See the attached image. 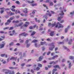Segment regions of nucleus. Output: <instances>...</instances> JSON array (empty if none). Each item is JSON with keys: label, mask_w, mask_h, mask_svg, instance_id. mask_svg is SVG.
<instances>
[{"label": "nucleus", "mask_w": 74, "mask_h": 74, "mask_svg": "<svg viewBox=\"0 0 74 74\" xmlns=\"http://www.w3.org/2000/svg\"><path fill=\"white\" fill-rule=\"evenodd\" d=\"M3 71H6L5 72V74H14V72L13 71L11 72V71L8 69H4Z\"/></svg>", "instance_id": "obj_1"}, {"label": "nucleus", "mask_w": 74, "mask_h": 74, "mask_svg": "<svg viewBox=\"0 0 74 74\" xmlns=\"http://www.w3.org/2000/svg\"><path fill=\"white\" fill-rule=\"evenodd\" d=\"M56 27H58V29L63 27V25L62 24H60L59 22L57 23V24L56 25Z\"/></svg>", "instance_id": "obj_2"}, {"label": "nucleus", "mask_w": 74, "mask_h": 74, "mask_svg": "<svg viewBox=\"0 0 74 74\" xmlns=\"http://www.w3.org/2000/svg\"><path fill=\"white\" fill-rule=\"evenodd\" d=\"M50 45H51V47H49V50L50 51H53V48H55V46L54 45V43H52L50 44Z\"/></svg>", "instance_id": "obj_3"}, {"label": "nucleus", "mask_w": 74, "mask_h": 74, "mask_svg": "<svg viewBox=\"0 0 74 74\" xmlns=\"http://www.w3.org/2000/svg\"><path fill=\"white\" fill-rule=\"evenodd\" d=\"M47 15H49V16H51V14L50 13H46V15H44L43 16V17H44V18H45L46 19H47L48 18H47Z\"/></svg>", "instance_id": "obj_4"}, {"label": "nucleus", "mask_w": 74, "mask_h": 74, "mask_svg": "<svg viewBox=\"0 0 74 74\" xmlns=\"http://www.w3.org/2000/svg\"><path fill=\"white\" fill-rule=\"evenodd\" d=\"M19 36H24V37H26V36H28V34H27L25 33V32H24L23 33L20 34Z\"/></svg>", "instance_id": "obj_5"}, {"label": "nucleus", "mask_w": 74, "mask_h": 74, "mask_svg": "<svg viewBox=\"0 0 74 74\" xmlns=\"http://www.w3.org/2000/svg\"><path fill=\"white\" fill-rule=\"evenodd\" d=\"M3 43H4L3 44H0V49L3 48L4 46H5V43L3 42Z\"/></svg>", "instance_id": "obj_6"}, {"label": "nucleus", "mask_w": 74, "mask_h": 74, "mask_svg": "<svg viewBox=\"0 0 74 74\" xmlns=\"http://www.w3.org/2000/svg\"><path fill=\"white\" fill-rule=\"evenodd\" d=\"M55 24H51V23H49L48 24V26L49 27H50V26H52V27H53L54 26H55Z\"/></svg>", "instance_id": "obj_7"}, {"label": "nucleus", "mask_w": 74, "mask_h": 74, "mask_svg": "<svg viewBox=\"0 0 74 74\" xmlns=\"http://www.w3.org/2000/svg\"><path fill=\"white\" fill-rule=\"evenodd\" d=\"M70 62V61H67V62L68 63H69V66L68 67V68H69V69H71V66H72V65H71V63Z\"/></svg>", "instance_id": "obj_8"}, {"label": "nucleus", "mask_w": 74, "mask_h": 74, "mask_svg": "<svg viewBox=\"0 0 74 74\" xmlns=\"http://www.w3.org/2000/svg\"><path fill=\"white\" fill-rule=\"evenodd\" d=\"M36 27V25L34 26L33 27L30 26L29 27V29H34Z\"/></svg>", "instance_id": "obj_9"}, {"label": "nucleus", "mask_w": 74, "mask_h": 74, "mask_svg": "<svg viewBox=\"0 0 74 74\" xmlns=\"http://www.w3.org/2000/svg\"><path fill=\"white\" fill-rule=\"evenodd\" d=\"M23 12L24 13H28V11H27V8H25L24 9V11H23Z\"/></svg>", "instance_id": "obj_10"}, {"label": "nucleus", "mask_w": 74, "mask_h": 74, "mask_svg": "<svg viewBox=\"0 0 74 74\" xmlns=\"http://www.w3.org/2000/svg\"><path fill=\"white\" fill-rule=\"evenodd\" d=\"M54 35V31H52L51 32V33L50 34V36H53Z\"/></svg>", "instance_id": "obj_11"}, {"label": "nucleus", "mask_w": 74, "mask_h": 74, "mask_svg": "<svg viewBox=\"0 0 74 74\" xmlns=\"http://www.w3.org/2000/svg\"><path fill=\"white\" fill-rule=\"evenodd\" d=\"M63 18V16H60V17H58V21H60V20H61V19H62V18Z\"/></svg>", "instance_id": "obj_12"}, {"label": "nucleus", "mask_w": 74, "mask_h": 74, "mask_svg": "<svg viewBox=\"0 0 74 74\" xmlns=\"http://www.w3.org/2000/svg\"><path fill=\"white\" fill-rule=\"evenodd\" d=\"M7 13L8 14V15H14V13H10V12H7Z\"/></svg>", "instance_id": "obj_13"}, {"label": "nucleus", "mask_w": 74, "mask_h": 74, "mask_svg": "<svg viewBox=\"0 0 74 74\" xmlns=\"http://www.w3.org/2000/svg\"><path fill=\"white\" fill-rule=\"evenodd\" d=\"M40 69V68L38 67H37L36 69H34V70H37V71H38Z\"/></svg>", "instance_id": "obj_14"}, {"label": "nucleus", "mask_w": 74, "mask_h": 74, "mask_svg": "<svg viewBox=\"0 0 74 74\" xmlns=\"http://www.w3.org/2000/svg\"><path fill=\"white\" fill-rule=\"evenodd\" d=\"M56 71H57V69H54L52 71V74H55V73Z\"/></svg>", "instance_id": "obj_15"}, {"label": "nucleus", "mask_w": 74, "mask_h": 74, "mask_svg": "<svg viewBox=\"0 0 74 74\" xmlns=\"http://www.w3.org/2000/svg\"><path fill=\"white\" fill-rule=\"evenodd\" d=\"M60 15L61 16L64 15V13H63V11L62 10L61 12V13L60 14Z\"/></svg>", "instance_id": "obj_16"}, {"label": "nucleus", "mask_w": 74, "mask_h": 74, "mask_svg": "<svg viewBox=\"0 0 74 74\" xmlns=\"http://www.w3.org/2000/svg\"><path fill=\"white\" fill-rule=\"evenodd\" d=\"M35 47H38V46H41V45H38L37 44V43H36L35 44Z\"/></svg>", "instance_id": "obj_17"}, {"label": "nucleus", "mask_w": 74, "mask_h": 74, "mask_svg": "<svg viewBox=\"0 0 74 74\" xmlns=\"http://www.w3.org/2000/svg\"><path fill=\"white\" fill-rule=\"evenodd\" d=\"M63 47L65 49H66V50L67 51H70V50H69L68 49H67V47H65L64 46H63Z\"/></svg>", "instance_id": "obj_18"}, {"label": "nucleus", "mask_w": 74, "mask_h": 74, "mask_svg": "<svg viewBox=\"0 0 74 74\" xmlns=\"http://www.w3.org/2000/svg\"><path fill=\"white\" fill-rule=\"evenodd\" d=\"M43 59V57L42 56H40V57L39 58V61H41L42 60V59Z\"/></svg>", "instance_id": "obj_19"}, {"label": "nucleus", "mask_w": 74, "mask_h": 74, "mask_svg": "<svg viewBox=\"0 0 74 74\" xmlns=\"http://www.w3.org/2000/svg\"><path fill=\"white\" fill-rule=\"evenodd\" d=\"M43 26V25L42 24H41L40 25V29H39V31H41V30H42L43 29H42V28H40V27H41V26Z\"/></svg>", "instance_id": "obj_20"}, {"label": "nucleus", "mask_w": 74, "mask_h": 74, "mask_svg": "<svg viewBox=\"0 0 74 74\" xmlns=\"http://www.w3.org/2000/svg\"><path fill=\"white\" fill-rule=\"evenodd\" d=\"M56 64V62H54V61H53L50 62V64Z\"/></svg>", "instance_id": "obj_21"}, {"label": "nucleus", "mask_w": 74, "mask_h": 74, "mask_svg": "<svg viewBox=\"0 0 74 74\" xmlns=\"http://www.w3.org/2000/svg\"><path fill=\"white\" fill-rule=\"evenodd\" d=\"M19 21H15L14 20L13 22V23H19Z\"/></svg>", "instance_id": "obj_22"}, {"label": "nucleus", "mask_w": 74, "mask_h": 74, "mask_svg": "<svg viewBox=\"0 0 74 74\" xmlns=\"http://www.w3.org/2000/svg\"><path fill=\"white\" fill-rule=\"evenodd\" d=\"M40 43H41V45H44V44H45V43H46V42L45 41L43 42H41Z\"/></svg>", "instance_id": "obj_23"}, {"label": "nucleus", "mask_w": 74, "mask_h": 74, "mask_svg": "<svg viewBox=\"0 0 74 74\" xmlns=\"http://www.w3.org/2000/svg\"><path fill=\"white\" fill-rule=\"evenodd\" d=\"M38 42V40H36V39L32 41V42Z\"/></svg>", "instance_id": "obj_24"}, {"label": "nucleus", "mask_w": 74, "mask_h": 74, "mask_svg": "<svg viewBox=\"0 0 74 74\" xmlns=\"http://www.w3.org/2000/svg\"><path fill=\"white\" fill-rule=\"evenodd\" d=\"M49 5H51V6H52L53 5V2H50L49 3Z\"/></svg>", "instance_id": "obj_25"}, {"label": "nucleus", "mask_w": 74, "mask_h": 74, "mask_svg": "<svg viewBox=\"0 0 74 74\" xmlns=\"http://www.w3.org/2000/svg\"><path fill=\"white\" fill-rule=\"evenodd\" d=\"M22 26V24L20 23L18 25H16V27H19V26Z\"/></svg>", "instance_id": "obj_26"}, {"label": "nucleus", "mask_w": 74, "mask_h": 74, "mask_svg": "<svg viewBox=\"0 0 74 74\" xmlns=\"http://www.w3.org/2000/svg\"><path fill=\"white\" fill-rule=\"evenodd\" d=\"M38 67H42V64L39 63L38 64Z\"/></svg>", "instance_id": "obj_27"}, {"label": "nucleus", "mask_w": 74, "mask_h": 74, "mask_svg": "<svg viewBox=\"0 0 74 74\" xmlns=\"http://www.w3.org/2000/svg\"><path fill=\"white\" fill-rule=\"evenodd\" d=\"M53 67H54V68H57V67H58V68H59V66L58 65H56L54 66Z\"/></svg>", "instance_id": "obj_28"}, {"label": "nucleus", "mask_w": 74, "mask_h": 74, "mask_svg": "<svg viewBox=\"0 0 74 74\" xmlns=\"http://www.w3.org/2000/svg\"><path fill=\"white\" fill-rule=\"evenodd\" d=\"M36 33L34 31L32 34H31V36H34V34H35Z\"/></svg>", "instance_id": "obj_29"}, {"label": "nucleus", "mask_w": 74, "mask_h": 74, "mask_svg": "<svg viewBox=\"0 0 74 74\" xmlns=\"http://www.w3.org/2000/svg\"><path fill=\"white\" fill-rule=\"evenodd\" d=\"M27 2H28V3H34V1H32V2L29 1H27Z\"/></svg>", "instance_id": "obj_30"}, {"label": "nucleus", "mask_w": 74, "mask_h": 74, "mask_svg": "<svg viewBox=\"0 0 74 74\" xmlns=\"http://www.w3.org/2000/svg\"><path fill=\"white\" fill-rule=\"evenodd\" d=\"M58 44H64V42H58Z\"/></svg>", "instance_id": "obj_31"}, {"label": "nucleus", "mask_w": 74, "mask_h": 74, "mask_svg": "<svg viewBox=\"0 0 74 74\" xmlns=\"http://www.w3.org/2000/svg\"><path fill=\"white\" fill-rule=\"evenodd\" d=\"M32 66V64H27L26 65V66L28 67H31Z\"/></svg>", "instance_id": "obj_32"}, {"label": "nucleus", "mask_w": 74, "mask_h": 74, "mask_svg": "<svg viewBox=\"0 0 74 74\" xmlns=\"http://www.w3.org/2000/svg\"><path fill=\"white\" fill-rule=\"evenodd\" d=\"M36 66H37V65H36V64H34V65L33 66V68L34 69H34L36 68Z\"/></svg>", "instance_id": "obj_33"}, {"label": "nucleus", "mask_w": 74, "mask_h": 74, "mask_svg": "<svg viewBox=\"0 0 74 74\" xmlns=\"http://www.w3.org/2000/svg\"><path fill=\"white\" fill-rule=\"evenodd\" d=\"M46 40L47 41H52V40L49 39V38H48L46 39Z\"/></svg>", "instance_id": "obj_34"}, {"label": "nucleus", "mask_w": 74, "mask_h": 74, "mask_svg": "<svg viewBox=\"0 0 74 74\" xmlns=\"http://www.w3.org/2000/svg\"><path fill=\"white\" fill-rule=\"evenodd\" d=\"M69 59H71V60H73V59H74V57L73 56H70Z\"/></svg>", "instance_id": "obj_35"}, {"label": "nucleus", "mask_w": 74, "mask_h": 74, "mask_svg": "<svg viewBox=\"0 0 74 74\" xmlns=\"http://www.w3.org/2000/svg\"><path fill=\"white\" fill-rule=\"evenodd\" d=\"M51 1H50V0H46L45 2L46 3H49L51 2Z\"/></svg>", "instance_id": "obj_36"}, {"label": "nucleus", "mask_w": 74, "mask_h": 74, "mask_svg": "<svg viewBox=\"0 0 74 74\" xmlns=\"http://www.w3.org/2000/svg\"><path fill=\"white\" fill-rule=\"evenodd\" d=\"M51 53V51H49L47 53V55H49Z\"/></svg>", "instance_id": "obj_37"}, {"label": "nucleus", "mask_w": 74, "mask_h": 74, "mask_svg": "<svg viewBox=\"0 0 74 74\" xmlns=\"http://www.w3.org/2000/svg\"><path fill=\"white\" fill-rule=\"evenodd\" d=\"M13 44L14 42H12L9 44V45H10V46H11V45H13Z\"/></svg>", "instance_id": "obj_38"}, {"label": "nucleus", "mask_w": 74, "mask_h": 74, "mask_svg": "<svg viewBox=\"0 0 74 74\" xmlns=\"http://www.w3.org/2000/svg\"><path fill=\"white\" fill-rule=\"evenodd\" d=\"M24 26V27H27V26H28V25H27L25 24L24 25H23Z\"/></svg>", "instance_id": "obj_39"}, {"label": "nucleus", "mask_w": 74, "mask_h": 74, "mask_svg": "<svg viewBox=\"0 0 74 74\" xmlns=\"http://www.w3.org/2000/svg\"><path fill=\"white\" fill-rule=\"evenodd\" d=\"M11 21L10 19H9L7 20V22L9 23H11Z\"/></svg>", "instance_id": "obj_40"}, {"label": "nucleus", "mask_w": 74, "mask_h": 74, "mask_svg": "<svg viewBox=\"0 0 74 74\" xmlns=\"http://www.w3.org/2000/svg\"><path fill=\"white\" fill-rule=\"evenodd\" d=\"M43 6H44V7H46V9L47 10H48V7H47V6H46V5H45V4H43Z\"/></svg>", "instance_id": "obj_41"}, {"label": "nucleus", "mask_w": 74, "mask_h": 74, "mask_svg": "<svg viewBox=\"0 0 74 74\" xmlns=\"http://www.w3.org/2000/svg\"><path fill=\"white\" fill-rule=\"evenodd\" d=\"M12 34H16V33H15V30H13L12 31Z\"/></svg>", "instance_id": "obj_42"}, {"label": "nucleus", "mask_w": 74, "mask_h": 74, "mask_svg": "<svg viewBox=\"0 0 74 74\" xmlns=\"http://www.w3.org/2000/svg\"><path fill=\"white\" fill-rule=\"evenodd\" d=\"M9 68L10 69H16L15 68H13L12 67H9Z\"/></svg>", "instance_id": "obj_43"}, {"label": "nucleus", "mask_w": 74, "mask_h": 74, "mask_svg": "<svg viewBox=\"0 0 74 74\" xmlns=\"http://www.w3.org/2000/svg\"><path fill=\"white\" fill-rule=\"evenodd\" d=\"M9 29V27H5L3 29L4 30H6V29Z\"/></svg>", "instance_id": "obj_44"}, {"label": "nucleus", "mask_w": 74, "mask_h": 74, "mask_svg": "<svg viewBox=\"0 0 74 74\" xmlns=\"http://www.w3.org/2000/svg\"><path fill=\"white\" fill-rule=\"evenodd\" d=\"M4 12V10H1V11H0V12L1 14H3V13Z\"/></svg>", "instance_id": "obj_45"}, {"label": "nucleus", "mask_w": 74, "mask_h": 74, "mask_svg": "<svg viewBox=\"0 0 74 74\" xmlns=\"http://www.w3.org/2000/svg\"><path fill=\"white\" fill-rule=\"evenodd\" d=\"M30 45V44H27V48H29V46Z\"/></svg>", "instance_id": "obj_46"}, {"label": "nucleus", "mask_w": 74, "mask_h": 74, "mask_svg": "<svg viewBox=\"0 0 74 74\" xmlns=\"http://www.w3.org/2000/svg\"><path fill=\"white\" fill-rule=\"evenodd\" d=\"M5 55V54H1V56L2 57H4V56Z\"/></svg>", "instance_id": "obj_47"}, {"label": "nucleus", "mask_w": 74, "mask_h": 74, "mask_svg": "<svg viewBox=\"0 0 74 74\" xmlns=\"http://www.w3.org/2000/svg\"><path fill=\"white\" fill-rule=\"evenodd\" d=\"M11 10L12 11H14V12H15V9H14V8H12L11 9Z\"/></svg>", "instance_id": "obj_48"}, {"label": "nucleus", "mask_w": 74, "mask_h": 74, "mask_svg": "<svg viewBox=\"0 0 74 74\" xmlns=\"http://www.w3.org/2000/svg\"><path fill=\"white\" fill-rule=\"evenodd\" d=\"M5 25H10V23L8 22H6L5 23Z\"/></svg>", "instance_id": "obj_49"}, {"label": "nucleus", "mask_w": 74, "mask_h": 74, "mask_svg": "<svg viewBox=\"0 0 74 74\" xmlns=\"http://www.w3.org/2000/svg\"><path fill=\"white\" fill-rule=\"evenodd\" d=\"M68 29L67 28L65 29V32L66 33H67V30H68Z\"/></svg>", "instance_id": "obj_50"}, {"label": "nucleus", "mask_w": 74, "mask_h": 74, "mask_svg": "<svg viewBox=\"0 0 74 74\" xmlns=\"http://www.w3.org/2000/svg\"><path fill=\"white\" fill-rule=\"evenodd\" d=\"M25 63L22 64H21V66H22V67H23V66H25Z\"/></svg>", "instance_id": "obj_51"}, {"label": "nucleus", "mask_w": 74, "mask_h": 74, "mask_svg": "<svg viewBox=\"0 0 74 74\" xmlns=\"http://www.w3.org/2000/svg\"><path fill=\"white\" fill-rule=\"evenodd\" d=\"M24 41V40H22L20 42V43H23V42Z\"/></svg>", "instance_id": "obj_52"}, {"label": "nucleus", "mask_w": 74, "mask_h": 74, "mask_svg": "<svg viewBox=\"0 0 74 74\" xmlns=\"http://www.w3.org/2000/svg\"><path fill=\"white\" fill-rule=\"evenodd\" d=\"M16 4H19L20 2L19 1H17L16 2Z\"/></svg>", "instance_id": "obj_53"}, {"label": "nucleus", "mask_w": 74, "mask_h": 74, "mask_svg": "<svg viewBox=\"0 0 74 74\" xmlns=\"http://www.w3.org/2000/svg\"><path fill=\"white\" fill-rule=\"evenodd\" d=\"M31 72H32V73H34V70H33V69L31 70Z\"/></svg>", "instance_id": "obj_54"}, {"label": "nucleus", "mask_w": 74, "mask_h": 74, "mask_svg": "<svg viewBox=\"0 0 74 74\" xmlns=\"http://www.w3.org/2000/svg\"><path fill=\"white\" fill-rule=\"evenodd\" d=\"M70 15H73L74 14V11L73 12H71L70 13Z\"/></svg>", "instance_id": "obj_55"}, {"label": "nucleus", "mask_w": 74, "mask_h": 74, "mask_svg": "<svg viewBox=\"0 0 74 74\" xmlns=\"http://www.w3.org/2000/svg\"><path fill=\"white\" fill-rule=\"evenodd\" d=\"M31 60H32V59H29L27 60V62H30V61H31Z\"/></svg>", "instance_id": "obj_56"}, {"label": "nucleus", "mask_w": 74, "mask_h": 74, "mask_svg": "<svg viewBox=\"0 0 74 74\" xmlns=\"http://www.w3.org/2000/svg\"><path fill=\"white\" fill-rule=\"evenodd\" d=\"M53 55H55V53H51V56H53Z\"/></svg>", "instance_id": "obj_57"}, {"label": "nucleus", "mask_w": 74, "mask_h": 74, "mask_svg": "<svg viewBox=\"0 0 74 74\" xmlns=\"http://www.w3.org/2000/svg\"><path fill=\"white\" fill-rule=\"evenodd\" d=\"M10 60H14V57H12L10 59Z\"/></svg>", "instance_id": "obj_58"}, {"label": "nucleus", "mask_w": 74, "mask_h": 74, "mask_svg": "<svg viewBox=\"0 0 74 74\" xmlns=\"http://www.w3.org/2000/svg\"><path fill=\"white\" fill-rule=\"evenodd\" d=\"M0 33H1V34H3V33H4V32H3V31L0 32Z\"/></svg>", "instance_id": "obj_59"}, {"label": "nucleus", "mask_w": 74, "mask_h": 74, "mask_svg": "<svg viewBox=\"0 0 74 74\" xmlns=\"http://www.w3.org/2000/svg\"><path fill=\"white\" fill-rule=\"evenodd\" d=\"M9 19L10 20V21H11V20H12L14 19V18H12V17H11V18H10Z\"/></svg>", "instance_id": "obj_60"}, {"label": "nucleus", "mask_w": 74, "mask_h": 74, "mask_svg": "<svg viewBox=\"0 0 74 74\" xmlns=\"http://www.w3.org/2000/svg\"><path fill=\"white\" fill-rule=\"evenodd\" d=\"M48 68H51V67H52V65H49L48 66Z\"/></svg>", "instance_id": "obj_61"}, {"label": "nucleus", "mask_w": 74, "mask_h": 74, "mask_svg": "<svg viewBox=\"0 0 74 74\" xmlns=\"http://www.w3.org/2000/svg\"><path fill=\"white\" fill-rule=\"evenodd\" d=\"M22 52L19 53V56H22Z\"/></svg>", "instance_id": "obj_62"}, {"label": "nucleus", "mask_w": 74, "mask_h": 74, "mask_svg": "<svg viewBox=\"0 0 74 74\" xmlns=\"http://www.w3.org/2000/svg\"><path fill=\"white\" fill-rule=\"evenodd\" d=\"M63 22H64V20H62V21H60V23H63Z\"/></svg>", "instance_id": "obj_63"}, {"label": "nucleus", "mask_w": 74, "mask_h": 74, "mask_svg": "<svg viewBox=\"0 0 74 74\" xmlns=\"http://www.w3.org/2000/svg\"><path fill=\"white\" fill-rule=\"evenodd\" d=\"M54 56V57L55 58H58V55H56Z\"/></svg>", "instance_id": "obj_64"}]
</instances>
